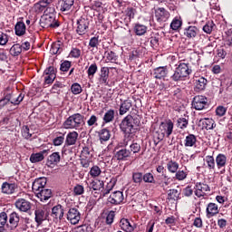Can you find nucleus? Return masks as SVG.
<instances>
[{
	"label": "nucleus",
	"mask_w": 232,
	"mask_h": 232,
	"mask_svg": "<svg viewBox=\"0 0 232 232\" xmlns=\"http://www.w3.org/2000/svg\"><path fill=\"white\" fill-rule=\"evenodd\" d=\"M198 34V28H197V26L190 25L185 28L184 35H186V37H188V39H193V37H197Z\"/></svg>",
	"instance_id": "2f4dec72"
},
{
	"label": "nucleus",
	"mask_w": 232,
	"mask_h": 232,
	"mask_svg": "<svg viewBox=\"0 0 232 232\" xmlns=\"http://www.w3.org/2000/svg\"><path fill=\"white\" fill-rule=\"evenodd\" d=\"M79 137V133L77 131H72L67 134L65 144L67 146H73L75 142H77V138Z\"/></svg>",
	"instance_id": "f704fd0d"
},
{
	"label": "nucleus",
	"mask_w": 232,
	"mask_h": 232,
	"mask_svg": "<svg viewBox=\"0 0 232 232\" xmlns=\"http://www.w3.org/2000/svg\"><path fill=\"white\" fill-rule=\"evenodd\" d=\"M89 46L91 48H97L99 46V36H93L89 41Z\"/></svg>",
	"instance_id": "e2e57ef3"
},
{
	"label": "nucleus",
	"mask_w": 232,
	"mask_h": 232,
	"mask_svg": "<svg viewBox=\"0 0 232 232\" xmlns=\"http://www.w3.org/2000/svg\"><path fill=\"white\" fill-rule=\"evenodd\" d=\"M23 52V45L19 44H14L10 49V53L13 57H19Z\"/></svg>",
	"instance_id": "79ce46f5"
},
{
	"label": "nucleus",
	"mask_w": 232,
	"mask_h": 232,
	"mask_svg": "<svg viewBox=\"0 0 232 232\" xmlns=\"http://www.w3.org/2000/svg\"><path fill=\"white\" fill-rule=\"evenodd\" d=\"M208 106V98L203 95H198L193 98L192 107L194 110H204Z\"/></svg>",
	"instance_id": "6e6552de"
},
{
	"label": "nucleus",
	"mask_w": 232,
	"mask_h": 232,
	"mask_svg": "<svg viewBox=\"0 0 232 232\" xmlns=\"http://www.w3.org/2000/svg\"><path fill=\"white\" fill-rule=\"evenodd\" d=\"M191 72V69H189V63H179L170 79L175 82H179V81H184L186 77H189Z\"/></svg>",
	"instance_id": "7ed1b4c3"
},
{
	"label": "nucleus",
	"mask_w": 232,
	"mask_h": 232,
	"mask_svg": "<svg viewBox=\"0 0 232 232\" xmlns=\"http://www.w3.org/2000/svg\"><path fill=\"white\" fill-rule=\"evenodd\" d=\"M161 177V187H163V188H166L167 186H169L171 182H173V179L167 174H162Z\"/></svg>",
	"instance_id": "3c124183"
},
{
	"label": "nucleus",
	"mask_w": 232,
	"mask_h": 232,
	"mask_svg": "<svg viewBox=\"0 0 232 232\" xmlns=\"http://www.w3.org/2000/svg\"><path fill=\"white\" fill-rule=\"evenodd\" d=\"M148 32V27L144 24H136L134 25V34H136V35H144V34H146Z\"/></svg>",
	"instance_id": "37998d69"
},
{
	"label": "nucleus",
	"mask_w": 232,
	"mask_h": 232,
	"mask_svg": "<svg viewBox=\"0 0 232 232\" xmlns=\"http://www.w3.org/2000/svg\"><path fill=\"white\" fill-rule=\"evenodd\" d=\"M8 43V34L0 31V46H5Z\"/></svg>",
	"instance_id": "0e129e2a"
},
{
	"label": "nucleus",
	"mask_w": 232,
	"mask_h": 232,
	"mask_svg": "<svg viewBox=\"0 0 232 232\" xmlns=\"http://www.w3.org/2000/svg\"><path fill=\"white\" fill-rule=\"evenodd\" d=\"M153 137V142L155 146H159V143L161 142V140H164V137H166L163 132L159 129L158 130H154L152 132Z\"/></svg>",
	"instance_id": "e433bc0d"
},
{
	"label": "nucleus",
	"mask_w": 232,
	"mask_h": 232,
	"mask_svg": "<svg viewBox=\"0 0 232 232\" xmlns=\"http://www.w3.org/2000/svg\"><path fill=\"white\" fill-rule=\"evenodd\" d=\"M168 75V68L167 67H158L154 69L153 77L154 79H164Z\"/></svg>",
	"instance_id": "c85d7f7f"
},
{
	"label": "nucleus",
	"mask_w": 232,
	"mask_h": 232,
	"mask_svg": "<svg viewBox=\"0 0 232 232\" xmlns=\"http://www.w3.org/2000/svg\"><path fill=\"white\" fill-rule=\"evenodd\" d=\"M66 218L70 224L72 226H77L81 222V211H79V207H70L65 208Z\"/></svg>",
	"instance_id": "20e7f679"
},
{
	"label": "nucleus",
	"mask_w": 232,
	"mask_h": 232,
	"mask_svg": "<svg viewBox=\"0 0 232 232\" xmlns=\"http://www.w3.org/2000/svg\"><path fill=\"white\" fill-rule=\"evenodd\" d=\"M107 61H110L111 63H115L117 59H119V56L113 51H109L105 53Z\"/></svg>",
	"instance_id": "6e6d98bb"
},
{
	"label": "nucleus",
	"mask_w": 232,
	"mask_h": 232,
	"mask_svg": "<svg viewBox=\"0 0 232 232\" xmlns=\"http://www.w3.org/2000/svg\"><path fill=\"white\" fill-rule=\"evenodd\" d=\"M173 128H175V124L171 120H168L167 121H162L160 124V130L163 132V135L167 138H169L171 136V133H173Z\"/></svg>",
	"instance_id": "1a4fd4ad"
},
{
	"label": "nucleus",
	"mask_w": 232,
	"mask_h": 232,
	"mask_svg": "<svg viewBox=\"0 0 232 232\" xmlns=\"http://www.w3.org/2000/svg\"><path fill=\"white\" fill-rule=\"evenodd\" d=\"M101 173H102V170H101V168H99V166H93L91 168L90 175L93 179H95L96 177H99V175H101Z\"/></svg>",
	"instance_id": "4d7b16f0"
},
{
	"label": "nucleus",
	"mask_w": 232,
	"mask_h": 232,
	"mask_svg": "<svg viewBox=\"0 0 232 232\" xmlns=\"http://www.w3.org/2000/svg\"><path fill=\"white\" fill-rule=\"evenodd\" d=\"M202 122V126L205 130H214L217 127V123H215V120L210 118H203L199 121Z\"/></svg>",
	"instance_id": "cd10ccee"
},
{
	"label": "nucleus",
	"mask_w": 232,
	"mask_h": 232,
	"mask_svg": "<svg viewBox=\"0 0 232 232\" xmlns=\"http://www.w3.org/2000/svg\"><path fill=\"white\" fill-rule=\"evenodd\" d=\"M214 27H215V24H213V22H208L203 26V32H205V34H211L213 32Z\"/></svg>",
	"instance_id": "052dcab7"
},
{
	"label": "nucleus",
	"mask_w": 232,
	"mask_h": 232,
	"mask_svg": "<svg viewBox=\"0 0 232 232\" xmlns=\"http://www.w3.org/2000/svg\"><path fill=\"white\" fill-rule=\"evenodd\" d=\"M216 164L218 169H222V168H226V165L227 164V157L225 154L219 153L216 157Z\"/></svg>",
	"instance_id": "bb28decb"
},
{
	"label": "nucleus",
	"mask_w": 232,
	"mask_h": 232,
	"mask_svg": "<svg viewBox=\"0 0 232 232\" xmlns=\"http://www.w3.org/2000/svg\"><path fill=\"white\" fill-rule=\"evenodd\" d=\"M74 3H75V0H62L60 2L61 12H70Z\"/></svg>",
	"instance_id": "7c9ffc66"
},
{
	"label": "nucleus",
	"mask_w": 232,
	"mask_h": 232,
	"mask_svg": "<svg viewBox=\"0 0 232 232\" xmlns=\"http://www.w3.org/2000/svg\"><path fill=\"white\" fill-rule=\"evenodd\" d=\"M98 135L101 144H104V142H108V140H110V139L111 138V131H110V130L108 129H102L98 132Z\"/></svg>",
	"instance_id": "393cba45"
},
{
	"label": "nucleus",
	"mask_w": 232,
	"mask_h": 232,
	"mask_svg": "<svg viewBox=\"0 0 232 232\" xmlns=\"http://www.w3.org/2000/svg\"><path fill=\"white\" fill-rule=\"evenodd\" d=\"M167 169L169 173H176L179 171V163L175 160H169L167 163Z\"/></svg>",
	"instance_id": "c03bdc74"
},
{
	"label": "nucleus",
	"mask_w": 232,
	"mask_h": 232,
	"mask_svg": "<svg viewBox=\"0 0 232 232\" xmlns=\"http://www.w3.org/2000/svg\"><path fill=\"white\" fill-rule=\"evenodd\" d=\"M130 155H131V151L127 149H121L116 152L115 157L117 158V160H124L128 159Z\"/></svg>",
	"instance_id": "4c0bfd02"
},
{
	"label": "nucleus",
	"mask_w": 232,
	"mask_h": 232,
	"mask_svg": "<svg viewBox=\"0 0 232 232\" xmlns=\"http://www.w3.org/2000/svg\"><path fill=\"white\" fill-rule=\"evenodd\" d=\"M115 120V111L113 109H110L107 111L103 116V122L108 124L110 122H113Z\"/></svg>",
	"instance_id": "ea45409f"
},
{
	"label": "nucleus",
	"mask_w": 232,
	"mask_h": 232,
	"mask_svg": "<svg viewBox=\"0 0 232 232\" xmlns=\"http://www.w3.org/2000/svg\"><path fill=\"white\" fill-rule=\"evenodd\" d=\"M108 200L111 204L118 206V204H121L124 200V194L121 191H115L110 196Z\"/></svg>",
	"instance_id": "f3484780"
},
{
	"label": "nucleus",
	"mask_w": 232,
	"mask_h": 232,
	"mask_svg": "<svg viewBox=\"0 0 232 232\" xmlns=\"http://www.w3.org/2000/svg\"><path fill=\"white\" fill-rule=\"evenodd\" d=\"M120 227L123 231L126 232H133L135 231V227H137L136 225H131V223H130V220H128L127 218L121 219Z\"/></svg>",
	"instance_id": "b1692460"
},
{
	"label": "nucleus",
	"mask_w": 232,
	"mask_h": 232,
	"mask_svg": "<svg viewBox=\"0 0 232 232\" xmlns=\"http://www.w3.org/2000/svg\"><path fill=\"white\" fill-rule=\"evenodd\" d=\"M17 188V185L15 183H8L4 182L2 184V193H5V195H14L15 193V188Z\"/></svg>",
	"instance_id": "412c9836"
},
{
	"label": "nucleus",
	"mask_w": 232,
	"mask_h": 232,
	"mask_svg": "<svg viewBox=\"0 0 232 232\" xmlns=\"http://www.w3.org/2000/svg\"><path fill=\"white\" fill-rule=\"evenodd\" d=\"M180 197V190L179 189H169L168 192V200H179Z\"/></svg>",
	"instance_id": "49530a36"
},
{
	"label": "nucleus",
	"mask_w": 232,
	"mask_h": 232,
	"mask_svg": "<svg viewBox=\"0 0 232 232\" xmlns=\"http://www.w3.org/2000/svg\"><path fill=\"white\" fill-rule=\"evenodd\" d=\"M84 126V115L74 113L69 116L63 122L65 130H81Z\"/></svg>",
	"instance_id": "f257e3e1"
},
{
	"label": "nucleus",
	"mask_w": 232,
	"mask_h": 232,
	"mask_svg": "<svg viewBox=\"0 0 232 232\" xmlns=\"http://www.w3.org/2000/svg\"><path fill=\"white\" fill-rule=\"evenodd\" d=\"M46 182H48V180L44 177L35 179L32 185L34 193L36 194L41 191V189H44L46 188Z\"/></svg>",
	"instance_id": "f8f14e48"
},
{
	"label": "nucleus",
	"mask_w": 232,
	"mask_h": 232,
	"mask_svg": "<svg viewBox=\"0 0 232 232\" xmlns=\"http://www.w3.org/2000/svg\"><path fill=\"white\" fill-rule=\"evenodd\" d=\"M48 219V212L44 208H36L34 210V220L37 226H41L44 220Z\"/></svg>",
	"instance_id": "ddd939ff"
},
{
	"label": "nucleus",
	"mask_w": 232,
	"mask_h": 232,
	"mask_svg": "<svg viewBox=\"0 0 232 232\" xmlns=\"http://www.w3.org/2000/svg\"><path fill=\"white\" fill-rule=\"evenodd\" d=\"M208 191H210L209 185L206 183H197L196 184V190H195V195L196 197H204Z\"/></svg>",
	"instance_id": "4468645a"
},
{
	"label": "nucleus",
	"mask_w": 232,
	"mask_h": 232,
	"mask_svg": "<svg viewBox=\"0 0 232 232\" xmlns=\"http://www.w3.org/2000/svg\"><path fill=\"white\" fill-rule=\"evenodd\" d=\"M197 145V136L194 134H188L186 136L184 140L185 148H193V146Z\"/></svg>",
	"instance_id": "473e14b6"
},
{
	"label": "nucleus",
	"mask_w": 232,
	"mask_h": 232,
	"mask_svg": "<svg viewBox=\"0 0 232 232\" xmlns=\"http://www.w3.org/2000/svg\"><path fill=\"white\" fill-rule=\"evenodd\" d=\"M73 193L74 195H82L84 193V187L82 185H76L74 188H73Z\"/></svg>",
	"instance_id": "69168bd1"
},
{
	"label": "nucleus",
	"mask_w": 232,
	"mask_h": 232,
	"mask_svg": "<svg viewBox=\"0 0 232 232\" xmlns=\"http://www.w3.org/2000/svg\"><path fill=\"white\" fill-rule=\"evenodd\" d=\"M89 28H90V20H88V18H80L77 21L76 34H78V35H84L88 34Z\"/></svg>",
	"instance_id": "0eeeda50"
},
{
	"label": "nucleus",
	"mask_w": 232,
	"mask_h": 232,
	"mask_svg": "<svg viewBox=\"0 0 232 232\" xmlns=\"http://www.w3.org/2000/svg\"><path fill=\"white\" fill-rule=\"evenodd\" d=\"M114 219H115V211L111 210L106 217V224H108L109 226H111V224H113Z\"/></svg>",
	"instance_id": "680f3d73"
},
{
	"label": "nucleus",
	"mask_w": 232,
	"mask_h": 232,
	"mask_svg": "<svg viewBox=\"0 0 232 232\" xmlns=\"http://www.w3.org/2000/svg\"><path fill=\"white\" fill-rule=\"evenodd\" d=\"M5 100L11 102V104H14V106H17L18 104H21L23 102V100L24 99V94L20 93L18 96L14 94L13 92H7L5 97Z\"/></svg>",
	"instance_id": "9b49d317"
},
{
	"label": "nucleus",
	"mask_w": 232,
	"mask_h": 232,
	"mask_svg": "<svg viewBox=\"0 0 232 232\" xmlns=\"http://www.w3.org/2000/svg\"><path fill=\"white\" fill-rule=\"evenodd\" d=\"M14 206L16 209H18L22 213H28L30 209H32V202L23 198L16 199L14 202Z\"/></svg>",
	"instance_id": "423d86ee"
},
{
	"label": "nucleus",
	"mask_w": 232,
	"mask_h": 232,
	"mask_svg": "<svg viewBox=\"0 0 232 232\" xmlns=\"http://www.w3.org/2000/svg\"><path fill=\"white\" fill-rule=\"evenodd\" d=\"M14 34L18 37H23L26 34V24L24 22H17L14 25Z\"/></svg>",
	"instance_id": "a878e982"
},
{
	"label": "nucleus",
	"mask_w": 232,
	"mask_h": 232,
	"mask_svg": "<svg viewBox=\"0 0 232 232\" xmlns=\"http://www.w3.org/2000/svg\"><path fill=\"white\" fill-rule=\"evenodd\" d=\"M63 52V42L57 41L54 42L50 49V53L53 55H57V53H61Z\"/></svg>",
	"instance_id": "c9c22d12"
},
{
	"label": "nucleus",
	"mask_w": 232,
	"mask_h": 232,
	"mask_svg": "<svg viewBox=\"0 0 232 232\" xmlns=\"http://www.w3.org/2000/svg\"><path fill=\"white\" fill-rule=\"evenodd\" d=\"M92 155L90 152V148L85 147L82 150V158L83 159H92Z\"/></svg>",
	"instance_id": "774afa93"
},
{
	"label": "nucleus",
	"mask_w": 232,
	"mask_h": 232,
	"mask_svg": "<svg viewBox=\"0 0 232 232\" xmlns=\"http://www.w3.org/2000/svg\"><path fill=\"white\" fill-rule=\"evenodd\" d=\"M110 78V68L109 67H102L99 82L100 84H104V86H108V79Z\"/></svg>",
	"instance_id": "a211bd4d"
},
{
	"label": "nucleus",
	"mask_w": 232,
	"mask_h": 232,
	"mask_svg": "<svg viewBox=\"0 0 232 232\" xmlns=\"http://www.w3.org/2000/svg\"><path fill=\"white\" fill-rule=\"evenodd\" d=\"M103 188H104V181H102L99 179L92 180L89 185V189L90 190L93 189V191H102Z\"/></svg>",
	"instance_id": "72a5a7b5"
},
{
	"label": "nucleus",
	"mask_w": 232,
	"mask_h": 232,
	"mask_svg": "<svg viewBox=\"0 0 232 232\" xmlns=\"http://www.w3.org/2000/svg\"><path fill=\"white\" fill-rule=\"evenodd\" d=\"M20 220L21 218L19 217V214H17V212H13L9 215L8 226L11 227V229H15V227L19 226Z\"/></svg>",
	"instance_id": "5701e85b"
},
{
	"label": "nucleus",
	"mask_w": 232,
	"mask_h": 232,
	"mask_svg": "<svg viewBox=\"0 0 232 232\" xmlns=\"http://www.w3.org/2000/svg\"><path fill=\"white\" fill-rule=\"evenodd\" d=\"M182 26V19L180 16H176L170 23L171 30H179Z\"/></svg>",
	"instance_id": "de8ad7c7"
},
{
	"label": "nucleus",
	"mask_w": 232,
	"mask_h": 232,
	"mask_svg": "<svg viewBox=\"0 0 232 232\" xmlns=\"http://www.w3.org/2000/svg\"><path fill=\"white\" fill-rule=\"evenodd\" d=\"M48 151H50L49 150H44L43 151L37 152V153H33L30 156V161L33 164H35L37 162H41L43 160H44V155H48Z\"/></svg>",
	"instance_id": "aec40b11"
},
{
	"label": "nucleus",
	"mask_w": 232,
	"mask_h": 232,
	"mask_svg": "<svg viewBox=\"0 0 232 232\" xmlns=\"http://www.w3.org/2000/svg\"><path fill=\"white\" fill-rule=\"evenodd\" d=\"M125 14L129 19H135V14H137V9L133 7H127Z\"/></svg>",
	"instance_id": "bf43d9fd"
},
{
	"label": "nucleus",
	"mask_w": 232,
	"mask_h": 232,
	"mask_svg": "<svg viewBox=\"0 0 232 232\" xmlns=\"http://www.w3.org/2000/svg\"><path fill=\"white\" fill-rule=\"evenodd\" d=\"M133 104L131 103L130 100H125L120 106L119 114L120 115H126L128 111L131 109Z\"/></svg>",
	"instance_id": "c756f323"
},
{
	"label": "nucleus",
	"mask_w": 232,
	"mask_h": 232,
	"mask_svg": "<svg viewBox=\"0 0 232 232\" xmlns=\"http://www.w3.org/2000/svg\"><path fill=\"white\" fill-rule=\"evenodd\" d=\"M205 160L209 169H215V158L213 156H206Z\"/></svg>",
	"instance_id": "5fc2aeb1"
},
{
	"label": "nucleus",
	"mask_w": 232,
	"mask_h": 232,
	"mask_svg": "<svg viewBox=\"0 0 232 232\" xmlns=\"http://www.w3.org/2000/svg\"><path fill=\"white\" fill-rule=\"evenodd\" d=\"M71 91L73 93V95H79V93H82V87H81V84L79 83H73L71 86Z\"/></svg>",
	"instance_id": "13d9d810"
},
{
	"label": "nucleus",
	"mask_w": 232,
	"mask_h": 232,
	"mask_svg": "<svg viewBox=\"0 0 232 232\" xmlns=\"http://www.w3.org/2000/svg\"><path fill=\"white\" fill-rule=\"evenodd\" d=\"M217 214H218V206L215 203H209L207 207V216L215 217Z\"/></svg>",
	"instance_id": "58836bf2"
},
{
	"label": "nucleus",
	"mask_w": 232,
	"mask_h": 232,
	"mask_svg": "<svg viewBox=\"0 0 232 232\" xmlns=\"http://www.w3.org/2000/svg\"><path fill=\"white\" fill-rule=\"evenodd\" d=\"M208 86V80L204 77H199L195 81V92H204Z\"/></svg>",
	"instance_id": "4be33fe9"
},
{
	"label": "nucleus",
	"mask_w": 232,
	"mask_h": 232,
	"mask_svg": "<svg viewBox=\"0 0 232 232\" xmlns=\"http://www.w3.org/2000/svg\"><path fill=\"white\" fill-rule=\"evenodd\" d=\"M35 196L41 200V202H46V200H50V198H52V189L46 188L45 187L44 188L38 190V192L35 193Z\"/></svg>",
	"instance_id": "2eb2a0df"
},
{
	"label": "nucleus",
	"mask_w": 232,
	"mask_h": 232,
	"mask_svg": "<svg viewBox=\"0 0 232 232\" xmlns=\"http://www.w3.org/2000/svg\"><path fill=\"white\" fill-rule=\"evenodd\" d=\"M188 125H189V120L187 118L181 117L177 120L176 126L179 130H186V128H188Z\"/></svg>",
	"instance_id": "a18cd8bd"
},
{
	"label": "nucleus",
	"mask_w": 232,
	"mask_h": 232,
	"mask_svg": "<svg viewBox=\"0 0 232 232\" xmlns=\"http://www.w3.org/2000/svg\"><path fill=\"white\" fill-rule=\"evenodd\" d=\"M171 14L164 7L155 9V17L158 23H166Z\"/></svg>",
	"instance_id": "9d476101"
},
{
	"label": "nucleus",
	"mask_w": 232,
	"mask_h": 232,
	"mask_svg": "<svg viewBox=\"0 0 232 232\" xmlns=\"http://www.w3.org/2000/svg\"><path fill=\"white\" fill-rule=\"evenodd\" d=\"M143 181L147 184H155V177L150 172L143 174Z\"/></svg>",
	"instance_id": "603ef678"
},
{
	"label": "nucleus",
	"mask_w": 232,
	"mask_h": 232,
	"mask_svg": "<svg viewBox=\"0 0 232 232\" xmlns=\"http://www.w3.org/2000/svg\"><path fill=\"white\" fill-rule=\"evenodd\" d=\"M139 126V121L131 115H127L120 124V128L123 133H125V137L128 135H133L135 133V127Z\"/></svg>",
	"instance_id": "f03ea898"
},
{
	"label": "nucleus",
	"mask_w": 232,
	"mask_h": 232,
	"mask_svg": "<svg viewBox=\"0 0 232 232\" xmlns=\"http://www.w3.org/2000/svg\"><path fill=\"white\" fill-rule=\"evenodd\" d=\"M64 211H66V208H63L62 205H56L52 208V216L53 218H59V220H63L64 217Z\"/></svg>",
	"instance_id": "6ab92c4d"
},
{
	"label": "nucleus",
	"mask_w": 232,
	"mask_h": 232,
	"mask_svg": "<svg viewBox=\"0 0 232 232\" xmlns=\"http://www.w3.org/2000/svg\"><path fill=\"white\" fill-rule=\"evenodd\" d=\"M97 70H99V67H97V63L91 64L87 70L88 77L90 79H93V77H95V73H97Z\"/></svg>",
	"instance_id": "09e8293b"
},
{
	"label": "nucleus",
	"mask_w": 232,
	"mask_h": 232,
	"mask_svg": "<svg viewBox=\"0 0 232 232\" xmlns=\"http://www.w3.org/2000/svg\"><path fill=\"white\" fill-rule=\"evenodd\" d=\"M130 150L132 153H139V151H140V144L133 142L130 145Z\"/></svg>",
	"instance_id": "338daca9"
},
{
	"label": "nucleus",
	"mask_w": 232,
	"mask_h": 232,
	"mask_svg": "<svg viewBox=\"0 0 232 232\" xmlns=\"http://www.w3.org/2000/svg\"><path fill=\"white\" fill-rule=\"evenodd\" d=\"M143 180L142 172H133L132 173V181L134 184H140Z\"/></svg>",
	"instance_id": "8fccbe9b"
},
{
	"label": "nucleus",
	"mask_w": 232,
	"mask_h": 232,
	"mask_svg": "<svg viewBox=\"0 0 232 232\" xmlns=\"http://www.w3.org/2000/svg\"><path fill=\"white\" fill-rule=\"evenodd\" d=\"M175 173L176 180H186L188 178V172L184 170H177Z\"/></svg>",
	"instance_id": "864d4df0"
},
{
	"label": "nucleus",
	"mask_w": 232,
	"mask_h": 232,
	"mask_svg": "<svg viewBox=\"0 0 232 232\" xmlns=\"http://www.w3.org/2000/svg\"><path fill=\"white\" fill-rule=\"evenodd\" d=\"M5 226H7V227L10 226L8 225V215L6 212H1L0 213V232L5 231Z\"/></svg>",
	"instance_id": "a19ab883"
},
{
	"label": "nucleus",
	"mask_w": 232,
	"mask_h": 232,
	"mask_svg": "<svg viewBox=\"0 0 232 232\" xmlns=\"http://www.w3.org/2000/svg\"><path fill=\"white\" fill-rule=\"evenodd\" d=\"M61 162V154L59 152H53L47 158L46 166L48 168H53V166H57L58 163Z\"/></svg>",
	"instance_id": "dca6fc26"
},
{
	"label": "nucleus",
	"mask_w": 232,
	"mask_h": 232,
	"mask_svg": "<svg viewBox=\"0 0 232 232\" xmlns=\"http://www.w3.org/2000/svg\"><path fill=\"white\" fill-rule=\"evenodd\" d=\"M61 24L56 20L55 14H43L40 19L42 28H59Z\"/></svg>",
	"instance_id": "39448f33"
}]
</instances>
